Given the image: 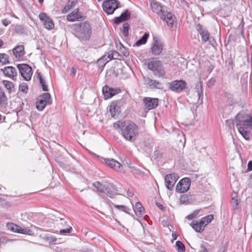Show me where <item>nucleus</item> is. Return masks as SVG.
<instances>
[{"label": "nucleus", "mask_w": 252, "mask_h": 252, "mask_svg": "<svg viewBox=\"0 0 252 252\" xmlns=\"http://www.w3.org/2000/svg\"><path fill=\"white\" fill-rule=\"evenodd\" d=\"M116 129H120L124 138L128 141L135 140L138 133V126L130 121H118L113 125Z\"/></svg>", "instance_id": "1"}, {"label": "nucleus", "mask_w": 252, "mask_h": 252, "mask_svg": "<svg viewBox=\"0 0 252 252\" xmlns=\"http://www.w3.org/2000/svg\"><path fill=\"white\" fill-rule=\"evenodd\" d=\"M235 123L239 132L246 140H249L252 129V116L238 114L236 117Z\"/></svg>", "instance_id": "2"}, {"label": "nucleus", "mask_w": 252, "mask_h": 252, "mask_svg": "<svg viewBox=\"0 0 252 252\" xmlns=\"http://www.w3.org/2000/svg\"><path fill=\"white\" fill-rule=\"evenodd\" d=\"M75 35L83 40L89 39L92 34V30L90 25L88 22H83L79 25H74Z\"/></svg>", "instance_id": "3"}, {"label": "nucleus", "mask_w": 252, "mask_h": 252, "mask_svg": "<svg viewBox=\"0 0 252 252\" xmlns=\"http://www.w3.org/2000/svg\"><path fill=\"white\" fill-rule=\"evenodd\" d=\"M93 187L96 189L98 191L105 193L108 196L111 198H113L115 195L118 194L117 190L111 184L105 185L99 182H95L93 183Z\"/></svg>", "instance_id": "4"}, {"label": "nucleus", "mask_w": 252, "mask_h": 252, "mask_svg": "<svg viewBox=\"0 0 252 252\" xmlns=\"http://www.w3.org/2000/svg\"><path fill=\"white\" fill-rule=\"evenodd\" d=\"M214 219L213 215H209L202 218L199 221L193 220L190 225L197 232H202L205 226L209 223Z\"/></svg>", "instance_id": "5"}, {"label": "nucleus", "mask_w": 252, "mask_h": 252, "mask_svg": "<svg viewBox=\"0 0 252 252\" xmlns=\"http://www.w3.org/2000/svg\"><path fill=\"white\" fill-rule=\"evenodd\" d=\"M147 66L148 68L153 72L155 76L160 77L164 74V71L160 61L154 59L149 60Z\"/></svg>", "instance_id": "6"}, {"label": "nucleus", "mask_w": 252, "mask_h": 252, "mask_svg": "<svg viewBox=\"0 0 252 252\" xmlns=\"http://www.w3.org/2000/svg\"><path fill=\"white\" fill-rule=\"evenodd\" d=\"M119 4L117 0H106L102 3V7L107 14H112L118 8Z\"/></svg>", "instance_id": "7"}, {"label": "nucleus", "mask_w": 252, "mask_h": 252, "mask_svg": "<svg viewBox=\"0 0 252 252\" xmlns=\"http://www.w3.org/2000/svg\"><path fill=\"white\" fill-rule=\"evenodd\" d=\"M21 76L26 81H30L32 75V68L27 64H19L17 65Z\"/></svg>", "instance_id": "8"}, {"label": "nucleus", "mask_w": 252, "mask_h": 252, "mask_svg": "<svg viewBox=\"0 0 252 252\" xmlns=\"http://www.w3.org/2000/svg\"><path fill=\"white\" fill-rule=\"evenodd\" d=\"M163 42L156 37H153L151 50L153 55L157 56L161 54L163 48Z\"/></svg>", "instance_id": "9"}, {"label": "nucleus", "mask_w": 252, "mask_h": 252, "mask_svg": "<svg viewBox=\"0 0 252 252\" xmlns=\"http://www.w3.org/2000/svg\"><path fill=\"white\" fill-rule=\"evenodd\" d=\"M186 82L182 80H175L168 84L169 89L176 93L182 92L186 88Z\"/></svg>", "instance_id": "10"}, {"label": "nucleus", "mask_w": 252, "mask_h": 252, "mask_svg": "<svg viewBox=\"0 0 252 252\" xmlns=\"http://www.w3.org/2000/svg\"><path fill=\"white\" fill-rule=\"evenodd\" d=\"M191 181L189 178H184L181 179L177 184L176 190L179 193H184L187 192L190 186Z\"/></svg>", "instance_id": "11"}, {"label": "nucleus", "mask_w": 252, "mask_h": 252, "mask_svg": "<svg viewBox=\"0 0 252 252\" xmlns=\"http://www.w3.org/2000/svg\"><path fill=\"white\" fill-rule=\"evenodd\" d=\"M6 226L8 230L15 233L29 235H31L32 234V231L29 229L27 228H22L21 226L13 223H7Z\"/></svg>", "instance_id": "12"}, {"label": "nucleus", "mask_w": 252, "mask_h": 252, "mask_svg": "<svg viewBox=\"0 0 252 252\" xmlns=\"http://www.w3.org/2000/svg\"><path fill=\"white\" fill-rule=\"evenodd\" d=\"M39 18L46 29L50 30L54 27L53 21L46 13H41L39 15Z\"/></svg>", "instance_id": "13"}, {"label": "nucleus", "mask_w": 252, "mask_h": 252, "mask_svg": "<svg viewBox=\"0 0 252 252\" xmlns=\"http://www.w3.org/2000/svg\"><path fill=\"white\" fill-rule=\"evenodd\" d=\"M151 8L153 12L158 15L160 18H164V15L167 11H165L163 7L159 3L153 1L151 3Z\"/></svg>", "instance_id": "14"}, {"label": "nucleus", "mask_w": 252, "mask_h": 252, "mask_svg": "<svg viewBox=\"0 0 252 252\" xmlns=\"http://www.w3.org/2000/svg\"><path fill=\"white\" fill-rule=\"evenodd\" d=\"M177 179L178 178L175 174L166 175L164 178L165 185L166 188L169 190H172Z\"/></svg>", "instance_id": "15"}, {"label": "nucleus", "mask_w": 252, "mask_h": 252, "mask_svg": "<svg viewBox=\"0 0 252 252\" xmlns=\"http://www.w3.org/2000/svg\"><path fill=\"white\" fill-rule=\"evenodd\" d=\"M197 29L203 41L210 42V40L211 39V37L210 36L209 32L205 28H203L200 24H198L197 26Z\"/></svg>", "instance_id": "16"}, {"label": "nucleus", "mask_w": 252, "mask_h": 252, "mask_svg": "<svg viewBox=\"0 0 252 252\" xmlns=\"http://www.w3.org/2000/svg\"><path fill=\"white\" fill-rule=\"evenodd\" d=\"M143 102L146 107L149 110L156 108L158 104V99L156 98L145 97L143 99Z\"/></svg>", "instance_id": "17"}, {"label": "nucleus", "mask_w": 252, "mask_h": 252, "mask_svg": "<svg viewBox=\"0 0 252 252\" xmlns=\"http://www.w3.org/2000/svg\"><path fill=\"white\" fill-rule=\"evenodd\" d=\"M0 70L5 76L11 78L15 77L17 74L16 68L11 66L4 67L3 68H1Z\"/></svg>", "instance_id": "18"}, {"label": "nucleus", "mask_w": 252, "mask_h": 252, "mask_svg": "<svg viewBox=\"0 0 252 252\" xmlns=\"http://www.w3.org/2000/svg\"><path fill=\"white\" fill-rule=\"evenodd\" d=\"M105 162L111 168L117 171H120L122 168V164L113 158H105Z\"/></svg>", "instance_id": "19"}, {"label": "nucleus", "mask_w": 252, "mask_h": 252, "mask_svg": "<svg viewBox=\"0 0 252 252\" xmlns=\"http://www.w3.org/2000/svg\"><path fill=\"white\" fill-rule=\"evenodd\" d=\"M82 18L81 14L79 12L78 9H75L67 16L66 19L69 22H75L81 20Z\"/></svg>", "instance_id": "20"}, {"label": "nucleus", "mask_w": 252, "mask_h": 252, "mask_svg": "<svg viewBox=\"0 0 252 252\" xmlns=\"http://www.w3.org/2000/svg\"><path fill=\"white\" fill-rule=\"evenodd\" d=\"M164 18L161 19L165 21L168 26L172 27L176 23L175 17L171 13L167 11L164 15Z\"/></svg>", "instance_id": "21"}, {"label": "nucleus", "mask_w": 252, "mask_h": 252, "mask_svg": "<svg viewBox=\"0 0 252 252\" xmlns=\"http://www.w3.org/2000/svg\"><path fill=\"white\" fill-rule=\"evenodd\" d=\"M130 15V12L128 10H126L124 12L121 14V15L117 17L115 19V23L116 24H119L123 21L128 20Z\"/></svg>", "instance_id": "22"}, {"label": "nucleus", "mask_w": 252, "mask_h": 252, "mask_svg": "<svg viewBox=\"0 0 252 252\" xmlns=\"http://www.w3.org/2000/svg\"><path fill=\"white\" fill-rule=\"evenodd\" d=\"M147 83L152 89H162L163 88L162 84L157 80L148 78Z\"/></svg>", "instance_id": "23"}, {"label": "nucleus", "mask_w": 252, "mask_h": 252, "mask_svg": "<svg viewBox=\"0 0 252 252\" xmlns=\"http://www.w3.org/2000/svg\"><path fill=\"white\" fill-rule=\"evenodd\" d=\"M13 52L16 58H20L22 57L25 54L24 46H17L13 49Z\"/></svg>", "instance_id": "24"}, {"label": "nucleus", "mask_w": 252, "mask_h": 252, "mask_svg": "<svg viewBox=\"0 0 252 252\" xmlns=\"http://www.w3.org/2000/svg\"><path fill=\"white\" fill-rule=\"evenodd\" d=\"M133 210L135 212V214L137 216H142L144 211V209L142 207L141 204L139 202H137L135 203L134 206L133 207Z\"/></svg>", "instance_id": "25"}, {"label": "nucleus", "mask_w": 252, "mask_h": 252, "mask_svg": "<svg viewBox=\"0 0 252 252\" xmlns=\"http://www.w3.org/2000/svg\"><path fill=\"white\" fill-rule=\"evenodd\" d=\"M149 36V32H145L143 36L136 42L135 45L139 46L141 45L145 44L146 43Z\"/></svg>", "instance_id": "26"}, {"label": "nucleus", "mask_w": 252, "mask_h": 252, "mask_svg": "<svg viewBox=\"0 0 252 252\" xmlns=\"http://www.w3.org/2000/svg\"><path fill=\"white\" fill-rule=\"evenodd\" d=\"M109 111L112 117H115L117 114H118V109L117 104L115 102H112L109 106Z\"/></svg>", "instance_id": "27"}, {"label": "nucleus", "mask_w": 252, "mask_h": 252, "mask_svg": "<svg viewBox=\"0 0 252 252\" xmlns=\"http://www.w3.org/2000/svg\"><path fill=\"white\" fill-rule=\"evenodd\" d=\"M112 54L111 52H108L107 55H104L103 57H102L100 59H99L98 61V62L100 63H102L105 65L106 63L109 62V61L112 60L113 59H111Z\"/></svg>", "instance_id": "28"}, {"label": "nucleus", "mask_w": 252, "mask_h": 252, "mask_svg": "<svg viewBox=\"0 0 252 252\" xmlns=\"http://www.w3.org/2000/svg\"><path fill=\"white\" fill-rule=\"evenodd\" d=\"M102 93L105 99H109L112 97V93L110 90V87L107 86H104L102 89Z\"/></svg>", "instance_id": "29"}, {"label": "nucleus", "mask_w": 252, "mask_h": 252, "mask_svg": "<svg viewBox=\"0 0 252 252\" xmlns=\"http://www.w3.org/2000/svg\"><path fill=\"white\" fill-rule=\"evenodd\" d=\"M0 63L2 64H6L9 63V56L5 53H0Z\"/></svg>", "instance_id": "30"}, {"label": "nucleus", "mask_w": 252, "mask_h": 252, "mask_svg": "<svg viewBox=\"0 0 252 252\" xmlns=\"http://www.w3.org/2000/svg\"><path fill=\"white\" fill-rule=\"evenodd\" d=\"M47 104H48L43 101L42 99L38 98L36 102V108L38 110L42 111L45 108V106Z\"/></svg>", "instance_id": "31"}, {"label": "nucleus", "mask_w": 252, "mask_h": 252, "mask_svg": "<svg viewBox=\"0 0 252 252\" xmlns=\"http://www.w3.org/2000/svg\"><path fill=\"white\" fill-rule=\"evenodd\" d=\"M191 200V197L190 195H188L187 194L182 195L180 199V203L182 204L188 203Z\"/></svg>", "instance_id": "32"}, {"label": "nucleus", "mask_w": 252, "mask_h": 252, "mask_svg": "<svg viewBox=\"0 0 252 252\" xmlns=\"http://www.w3.org/2000/svg\"><path fill=\"white\" fill-rule=\"evenodd\" d=\"M195 90L197 93L198 99L203 95L202 85L201 82L197 83L195 86Z\"/></svg>", "instance_id": "33"}, {"label": "nucleus", "mask_w": 252, "mask_h": 252, "mask_svg": "<svg viewBox=\"0 0 252 252\" xmlns=\"http://www.w3.org/2000/svg\"><path fill=\"white\" fill-rule=\"evenodd\" d=\"M175 247L178 252H185V247L181 241L176 242Z\"/></svg>", "instance_id": "34"}, {"label": "nucleus", "mask_w": 252, "mask_h": 252, "mask_svg": "<svg viewBox=\"0 0 252 252\" xmlns=\"http://www.w3.org/2000/svg\"><path fill=\"white\" fill-rule=\"evenodd\" d=\"M7 97L5 93L0 89V106H2L6 104Z\"/></svg>", "instance_id": "35"}, {"label": "nucleus", "mask_w": 252, "mask_h": 252, "mask_svg": "<svg viewBox=\"0 0 252 252\" xmlns=\"http://www.w3.org/2000/svg\"><path fill=\"white\" fill-rule=\"evenodd\" d=\"M38 77L39 81H40V83L41 85L42 86L43 90L44 91H48L47 86L46 85V82L40 73H39L38 74Z\"/></svg>", "instance_id": "36"}, {"label": "nucleus", "mask_w": 252, "mask_h": 252, "mask_svg": "<svg viewBox=\"0 0 252 252\" xmlns=\"http://www.w3.org/2000/svg\"><path fill=\"white\" fill-rule=\"evenodd\" d=\"M129 26L127 23H125L121 29V31L125 36H127L128 34Z\"/></svg>", "instance_id": "37"}, {"label": "nucleus", "mask_w": 252, "mask_h": 252, "mask_svg": "<svg viewBox=\"0 0 252 252\" xmlns=\"http://www.w3.org/2000/svg\"><path fill=\"white\" fill-rule=\"evenodd\" d=\"M39 98L42 99L43 101L46 102L47 103H50V94L49 93H44Z\"/></svg>", "instance_id": "38"}, {"label": "nucleus", "mask_w": 252, "mask_h": 252, "mask_svg": "<svg viewBox=\"0 0 252 252\" xmlns=\"http://www.w3.org/2000/svg\"><path fill=\"white\" fill-rule=\"evenodd\" d=\"M200 211L201 209L195 210L192 213L187 216L186 217V218L189 220H191L194 218H196Z\"/></svg>", "instance_id": "39"}, {"label": "nucleus", "mask_w": 252, "mask_h": 252, "mask_svg": "<svg viewBox=\"0 0 252 252\" xmlns=\"http://www.w3.org/2000/svg\"><path fill=\"white\" fill-rule=\"evenodd\" d=\"M3 84L4 85L5 87L9 91H11L14 88V85L11 81H3Z\"/></svg>", "instance_id": "40"}, {"label": "nucleus", "mask_w": 252, "mask_h": 252, "mask_svg": "<svg viewBox=\"0 0 252 252\" xmlns=\"http://www.w3.org/2000/svg\"><path fill=\"white\" fill-rule=\"evenodd\" d=\"M19 90L23 93H26L28 90V86L27 83H23L19 86Z\"/></svg>", "instance_id": "41"}, {"label": "nucleus", "mask_w": 252, "mask_h": 252, "mask_svg": "<svg viewBox=\"0 0 252 252\" xmlns=\"http://www.w3.org/2000/svg\"><path fill=\"white\" fill-rule=\"evenodd\" d=\"M114 207L116 209L122 210L126 213H128L129 211V209L126 206L124 205H114Z\"/></svg>", "instance_id": "42"}, {"label": "nucleus", "mask_w": 252, "mask_h": 252, "mask_svg": "<svg viewBox=\"0 0 252 252\" xmlns=\"http://www.w3.org/2000/svg\"><path fill=\"white\" fill-rule=\"evenodd\" d=\"M110 90L111 93H112V97L113 95L119 94L121 91L120 89L118 88H110Z\"/></svg>", "instance_id": "43"}, {"label": "nucleus", "mask_w": 252, "mask_h": 252, "mask_svg": "<svg viewBox=\"0 0 252 252\" xmlns=\"http://www.w3.org/2000/svg\"><path fill=\"white\" fill-rule=\"evenodd\" d=\"M77 3V0H68L67 5L71 8L73 7Z\"/></svg>", "instance_id": "44"}, {"label": "nucleus", "mask_w": 252, "mask_h": 252, "mask_svg": "<svg viewBox=\"0 0 252 252\" xmlns=\"http://www.w3.org/2000/svg\"><path fill=\"white\" fill-rule=\"evenodd\" d=\"M112 56L111 58L113 59H117L119 56V54L116 51H112L111 52Z\"/></svg>", "instance_id": "45"}, {"label": "nucleus", "mask_w": 252, "mask_h": 252, "mask_svg": "<svg viewBox=\"0 0 252 252\" xmlns=\"http://www.w3.org/2000/svg\"><path fill=\"white\" fill-rule=\"evenodd\" d=\"M231 204L233 207H237L238 202L237 199L235 198L234 197H232V201H231Z\"/></svg>", "instance_id": "46"}, {"label": "nucleus", "mask_w": 252, "mask_h": 252, "mask_svg": "<svg viewBox=\"0 0 252 252\" xmlns=\"http://www.w3.org/2000/svg\"><path fill=\"white\" fill-rule=\"evenodd\" d=\"M71 229L72 228L70 227L69 228L67 229H61L60 232L61 233H70L71 232Z\"/></svg>", "instance_id": "47"}, {"label": "nucleus", "mask_w": 252, "mask_h": 252, "mask_svg": "<svg viewBox=\"0 0 252 252\" xmlns=\"http://www.w3.org/2000/svg\"><path fill=\"white\" fill-rule=\"evenodd\" d=\"M70 9L71 8L67 4H66L62 9V12L63 13H67Z\"/></svg>", "instance_id": "48"}, {"label": "nucleus", "mask_w": 252, "mask_h": 252, "mask_svg": "<svg viewBox=\"0 0 252 252\" xmlns=\"http://www.w3.org/2000/svg\"><path fill=\"white\" fill-rule=\"evenodd\" d=\"M76 69L72 67L71 68V70H70V75L72 76H74L76 74Z\"/></svg>", "instance_id": "49"}, {"label": "nucleus", "mask_w": 252, "mask_h": 252, "mask_svg": "<svg viewBox=\"0 0 252 252\" xmlns=\"http://www.w3.org/2000/svg\"><path fill=\"white\" fill-rule=\"evenodd\" d=\"M248 170L249 171L252 170V161H250L248 164Z\"/></svg>", "instance_id": "50"}, {"label": "nucleus", "mask_w": 252, "mask_h": 252, "mask_svg": "<svg viewBox=\"0 0 252 252\" xmlns=\"http://www.w3.org/2000/svg\"><path fill=\"white\" fill-rule=\"evenodd\" d=\"M172 236L173 238V239L176 240L177 238L178 234L176 233V232H174L172 233Z\"/></svg>", "instance_id": "51"}, {"label": "nucleus", "mask_w": 252, "mask_h": 252, "mask_svg": "<svg viewBox=\"0 0 252 252\" xmlns=\"http://www.w3.org/2000/svg\"><path fill=\"white\" fill-rule=\"evenodd\" d=\"M2 24L4 26H7L9 24V22L7 20H4L2 21Z\"/></svg>", "instance_id": "52"}, {"label": "nucleus", "mask_w": 252, "mask_h": 252, "mask_svg": "<svg viewBox=\"0 0 252 252\" xmlns=\"http://www.w3.org/2000/svg\"><path fill=\"white\" fill-rule=\"evenodd\" d=\"M127 195L129 197H131L133 195V193L131 191H128L127 192Z\"/></svg>", "instance_id": "53"}, {"label": "nucleus", "mask_w": 252, "mask_h": 252, "mask_svg": "<svg viewBox=\"0 0 252 252\" xmlns=\"http://www.w3.org/2000/svg\"><path fill=\"white\" fill-rule=\"evenodd\" d=\"M128 55H129V53H128V51H125V52H124V55L125 56L127 57V56H128Z\"/></svg>", "instance_id": "54"}, {"label": "nucleus", "mask_w": 252, "mask_h": 252, "mask_svg": "<svg viewBox=\"0 0 252 252\" xmlns=\"http://www.w3.org/2000/svg\"><path fill=\"white\" fill-rule=\"evenodd\" d=\"M157 206L160 208L161 209V210H162L163 209V206L162 205H158V204H157Z\"/></svg>", "instance_id": "55"}, {"label": "nucleus", "mask_w": 252, "mask_h": 252, "mask_svg": "<svg viewBox=\"0 0 252 252\" xmlns=\"http://www.w3.org/2000/svg\"><path fill=\"white\" fill-rule=\"evenodd\" d=\"M3 44V42L2 40H0V47L2 46Z\"/></svg>", "instance_id": "56"}, {"label": "nucleus", "mask_w": 252, "mask_h": 252, "mask_svg": "<svg viewBox=\"0 0 252 252\" xmlns=\"http://www.w3.org/2000/svg\"><path fill=\"white\" fill-rule=\"evenodd\" d=\"M38 1H39V2L40 3H41H41L43 2V0H38Z\"/></svg>", "instance_id": "57"}, {"label": "nucleus", "mask_w": 252, "mask_h": 252, "mask_svg": "<svg viewBox=\"0 0 252 252\" xmlns=\"http://www.w3.org/2000/svg\"><path fill=\"white\" fill-rule=\"evenodd\" d=\"M251 179H252V175H251Z\"/></svg>", "instance_id": "58"}]
</instances>
